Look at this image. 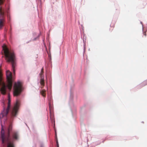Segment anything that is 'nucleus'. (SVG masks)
Masks as SVG:
<instances>
[{
    "instance_id": "nucleus-12",
    "label": "nucleus",
    "mask_w": 147,
    "mask_h": 147,
    "mask_svg": "<svg viewBox=\"0 0 147 147\" xmlns=\"http://www.w3.org/2000/svg\"><path fill=\"white\" fill-rule=\"evenodd\" d=\"M143 83L144 84H147V80L144 81Z\"/></svg>"
},
{
    "instance_id": "nucleus-2",
    "label": "nucleus",
    "mask_w": 147,
    "mask_h": 147,
    "mask_svg": "<svg viewBox=\"0 0 147 147\" xmlns=\"http://www.w3.org/2000/svg\"><path fill=\"white\" fill-rule=\"evenodd\" d=\"M3 49L5 57V59L7 62H11L13 72H15V68L16 63L15 62V55L13 52L10 51L6 46L3 47Z\"/></svg>"
},
{
    "instance_id": "nucleus-13",
    "label": "nucleus",
    "mask_w": 147,
    "mask_h": 147,
    "mask_svg": "<svg viewBox=\"0 0 147 147\" xmlns=\"http://www.w3.org/2000/svg\"><path fill=\"white\" fill-rule=\"evenodd\" d=\"M57 144H58V143H57ZM57 147H59V145H58V144H57Z\"/></svg>"
},
{
    "instance_id": "nucleus-3",
    "label": "nucleus",
    "mask_w": 147,
    "mask_h": 147,
    "mask_svg": "<svg viewBox=\"0 0 147 147\" xmlns=\"http://www.w3.org/2000/svg\"><path fill=\"white\" fill-rule=\"evenodd\" d=\"M22 90V87L21 83L19 82L15 83L14 86V96H17L19 95Z\"/></svg>"
},
{
    "instance_id": "nucleus-6",
    "label": "nucleus",
    "mask_w": 147,
    "mask_h": 147,
    "mask_svg": "<svg viewBox=\"0 0 147 147\" xmlns=\"http://www.w3.org/2000/svg\"><path fill=\"white\" fill-rule=\"evenodd\" d=\"M0 86H1L0 91L3 94H5L6 93V87L4 82L3 80L2 75L0 69Z\"/></svg>"
},
{
    "instance_id": "nucleus-11",
    "label": "nucleus",
    "mask_w": 147,
    "mask_h": 147,
    "mask_svg": "<svg viewBox=\"0 0 147 147\" xmlns=\"http://www.w3.org/2000/svg\"><path fill=\"white\" fill-rule=\"evenodd\" d=\"M5 1V0H0V5H3Z\"/></svg>"
},
{
    "instance_id": "nucleus-1",
    "label": "nucleus",
    "mask_w": 147,
    "mask_h": 147,
    "mask_svg": "<svg viewBox=\"0 0 147 147\" xmlns=\"http://www.w3.org/2000/svg\"><path fill=\"white\" fill-rule=\"evenodd\" d=\"M19 106V102L18 100H16V103L11 113L10 119V124L7 129V133L5 134L3 129H2L1 132L2 143L6 144L7 147H15V142L18 140L20 138L19 133L17 131H13L10 134V132L12 129V122L13 117L16 116Z\"/></svg>"
},
{
    "instance_id": "nucleus-4",
    "label": "nucleus",
    "mask_w": 147,
    "mask_h": 147,
    "mask_svg": "<svg viewBox=\"0 0 147 147\" xmlns=\"http://www.w3.org/2000/svg\"><path fill=\"white\" fill-rule=\"evenodd\" d=\"M10 106V100L9 98L8 99V106L6 109L5 108H4L3 110L2 111L1 114H0V118L2 119L3 117L5 118V120H7V116L9 113V110Z\"/></svg>"
},
{
    "instance_id": "nucleus-9",
    "label": "nucleus",
    "mask_w": 147,
    "mask_h": 147,
    "mask_svg": "<svg viewBox=\"0 0 147 147\" xmlns=\"http://www.w3.org/2000/svg\"><path fill=\"white\" fill-rule=\"evenodd\" d=\"M46 90L45 89H43L40 91V93L44 97L46 96Z\"/></svg>"
},
{
    "instance_id": "nucleus-8",
    "label": "nucleus",
    "mask_w": 147,
    "mask_h": 147,
    "mask_svg": "<svg viewBox=\"0 0 147 147\" xmlns=\"http://www.w3.org/2000/svg\"><path fill=\"white\" fill-rule=\"evenodd\" d=\"M44 78V76H43L42 77L41 76V79L40 80V84L42 86L41 87V88H42L45 86V82Z\"/></svg>"
},
{
    "instance_id": "nucleus-5",
    "label": "nucleus",
    "mask_w": 147,
    "mask_h": 147,
    "mask_svg": "<svg viewBox=\"0 0 147 147\" xmlns=\"http://www.w3.org/2000/svg\"><path fill=\"white\" fill-rule=\"evenodd\" d=\"M6 76L7 80L8 82L7 87L9 90L11 89L12 86V74L9 70L6 72Z\"/></svg>"
},
{
    "instance_id": "nucleus-7",
    "label": "nucleus",
    "mask_w": 147,
    "mask_h": 147,
    "mask_svg": "<svg viewBox=\"0 0 147 147\" xmlns=\"http://www.w3.org/2000/svg\"><path fill=\"white\" fill-rule=\"evenodd\" d=\"M0 28H1L3 26L5 21L4 18V12L2 10V7H0Z\"/></svg>"
},
{
    "instance_id": "nucleus-10",
    "label": "nucleus",
    "mask_w": 147,
    "mask_h": 147,
    "mask_svg": "<svg viewBox=\"0 0 147 147\" xmlns=\"http://www.w3.org/2000/svg\"><path fill=\"white\" fill-rule=\"evenodd\" d=\"M43 73H44V69H43V67L42 68V69H41L40 73V78H41V76L42 77L43 76H44L43 75Z\"/></svg>"
},
{
    "instance_id": "nucleus-14",
    "label": "nucleus",
    "mask_w": 147,
    "mask_h": 147,
    "mask_svg": "<svg viewBox=\"0 0 147 147\" xmlns=\"http://www.w3.org/2000/svg\"><path fill=\"white\" fill-rule=\"evenodd\" d=\"M145 36H146V34H145Z\"/></svg>"
}]
</instances>
